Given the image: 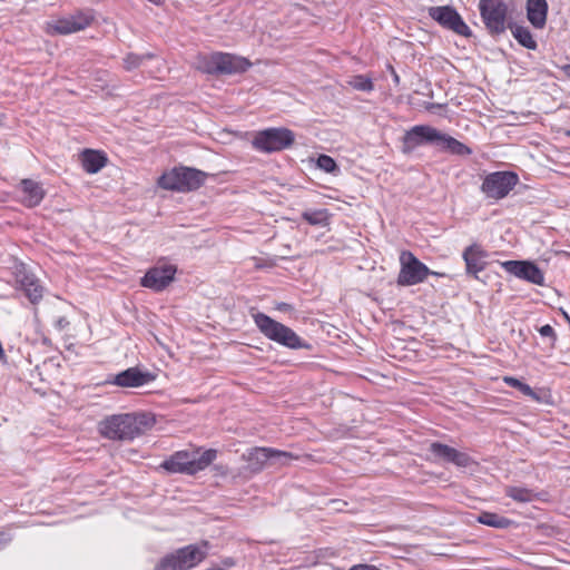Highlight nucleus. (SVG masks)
<instances>
[{
    "mask_svg": "<svg viewBox=\"0 0 570 570\" xmlns=\"http://www.w3.org/2000/svg\"><path fill=\"white\" fill-rule=\"evenodd\" d=\"M149 423L150 420L147 414H116L99 423V432L110 440H132L141 435Z\"/></svg>",
    "mask_w": 570,
    "mask_h": 570,
    "instance_id": "obj_1",
    "label": "nucleus"
},
{
    "mask_svg": "<svg viewBox=\"0 0 570 570\" xmlns=\"http://www.w3.org/2000/svg\"><path fill=\"white\" fill-rule=\"evenodd\" d=\"M217 456L216 450L209 449L203 453L198 451H177L165 460L160 468L169 473H181L193 475L205 470Z\"/></svg>",
    "mask_w": 570,
    "mask_h": 570,
    "instance_id": "obj_2",
    "label": "nucleus"
},
{
    "mask_svg": "<svg viewBox=\"0 0 570 570\" xmlns=\"http://www.w3.org/2000/svg\"><path fill=\"white\" fill-rule=\"evenodd\" d=\"M253 318L258 330L271 341L293 350L309 347L292 328L268 315L256 313Z\"/></svg>",
    "mask_w": 570,
    "mask_h": 570,
    "instance_id": "obj_3",
    "label": "nucleus"
},
{
    "mask_svg": "<svg viewBox=\"0 0 570 570\" xmlns=\"http://www.w3.org/2000/svg\"><path fill=\"white\" fill-rule=\"evenodd\" d=\"M206 176V173L195 168L175 167L159 177L158 185L167 190L186 193L199 188Z\"/></svg>",
    "mask_w": 570,
    "mask_h": 570,
    "instance_id": "obj_4",
    "label": "nucleus"
},
{
    "mask_svg": "<svg viewBox=\"0 0 570 570\" xmlns=\"http://www.w3.org/2000/svg\"><path fill=\"white\" fill-rule=\"evenodd\" d=\"M207 549V541H204L200 546H186L164 557L154 570H189L206 557Z\"/></svg>",
    "mask_w": 570,
    "mask_h": 570,
    "instance_id": "obj_5",
    "label": "nucleus"
},
{
    "mask_svg": "<svg viewBox=\"0 0 570 570\" xmlns=\"http://www.w3.org/2000/svg\"><path fill=\"white\" fill-rule=\"evenodd\" d=\"M294 141L295 135L291 129L273 127L257 131L252 145L258 151L272 154L291 147Z\"/></svg>",
    "mask_w": 570,
    "mask_h": 570,
    "instance_id": "obj_6",
    "label": "nucleus"
},
{
    "mask_svg": "<svg viewBox=\"0 0 570 570\" xmlns=\"http://www.w3.org/2000/svg\"><path fill=\"white\" fill-rule=\"evenodd\" d=\"M295 458L291 452L272 448H253L242 454V460L247 463L246 470L250 473H258L268 464H286Z\"/></svg>",
    "mask_w": 570,
    "mask_h": 570,
    "instance_id": "obj_7",
    "label": "nucleus"
},
{
    "mask_svg": "<svg viewBox=\"0 0 570 570\" xmlns=\"http://www.w3.org/2000/svg\"><path fill=\"white\" fill-rule=\"evenodd\" d=\"M400 273L397 284L412 286L423 283L429 275L443 276V274L430 271L429 267L419 261L412 252L403 250L400 254Z\"/></svg>",
    "mask_w": 570,
    "mask_h": 570,
    "instance_id": "obj_8",
    "label": "nucleus"
},
{
    "mask_svg": "<svg viewBox=\"0 0 570 570\" xmlns=\"http://www.w3.org/2000/svg\"><path fill=\"white\" fill-rule=\"evenodd\" d=\"M250 62L238 56L230 53L216 52L204 58V66L199 68L207 73H239L246 71Z\"/></svg>",
    "mask_w": 570,
    "mask_h": 570,
    "instance_id": "obj_9",
    "label": "nucleus"
},
{
    "mask_svg": "<svg viewBox=\"0 0 570 570\" xmlns=\"http://www.w3.org/2000/svg\"><path fill=\"white\" fill-rule=\"evenodd\" d=\"M479 10L491 35H500L505 31L508 6L503 0H480Z\"/></svg>",
    "mask_w": 570,
    "mask_h": 570,
    "instance_id": "obj_10",
    "label": "nucleus"
},
{
    "mask_svg": "<svg viewBox=\"0 0 570 570\" xmlns=\"http://www.w3.org/2000/svg\"><path fill=\"white\" fill-rule=\"evenodd\" d=\"M519 183V177L512 171H494L487 175L481 185V191L491 199H502Z\"/></svg>",
    "mask_w": 570,
    "mask_h": 570,
    "instance_id": "obj_11",
    "label": "nucleus"
},
{
    "mask_svg": "<svg viewBox=\"0 0 570 570\" xmlns=\"http://www.w3.org/2000/svg\"><path fill=\"white\" fill-rule=\"evenodd\" d=\"M94 20L92 14L87 11H79L58 19H53L47 23L48 32L51 35H70L81 31L89 27Z\"/></svg>",
    "mask_w": 570,
    "mask_h": 570,
    "instance_id": "obj_12",
    "label": "nucleus"
},
{
    "mask_svg": "<svg viewBox=\"0 0 570 570\" xmlns=\"http://www.w3.org/2000/svg\"><path fill=\"white\" fill-rule=\"evenodd\" d=\"M440 139V130L428 125H417L405 131L403 136L402 151L404 154L412 153L416 147L422 145H435Z\"/></svg>",
    "mask_w": 570,
    "mask_h": 570,
    "instance_id": "obj_13",
    "label": "nucleus"
},
{
    "mask_svg": "<svg viewBox=\"0 0 570 570\" xmlns=\"http://www.w3.org/2000/svg\"><path fill=\"white\" fill-rule=\"evenodd\" d=\"M429 16L442 27L460 36H470L471 31L458 11L450 6L431 7Z\"/></svg>",
    "mask_w": 570,
    "mask_h": 570,
    "instance_id": "obj_14",
    "label": "nucleus"
},
{
    "mask_svg": "<svg viewBox=\"0 0 570 570\" xmlns=\"http://www.w3.org/2000/svg\"><path fill=\"white\" fill-rule=\"evenodd\" d=\"M429 451L432 455L431 460L434 462L452 463L459 468H468L473 463L472 458L468 453L440 442H432Z\"/></svg>",
    "mask_w": 570,
    "mask_h": 570,
    "instance_id": "obj_15",
    "label": "nucleus"
},
{
    "mask_svg": "<svg viewBox=\"0 0 570 570\" xmlns=\"http://www.w3.org/2000/svg\"><path fill=\"white\" fill-rule=\"evenodd\" d=\"M502 267L518 278L528 281L535 285L544 284V275L542 271L532 262L507 261L502 263Z\"/></svg>",
    "mask_w": 570,
    "mask_h": 570,
    "instance_id": "obj_16",
    "label": "nucleus"
},
{
    "mask_svg": "<svg viewBox=\"0 0 570 570\" xmlns=\"http://www.w3.org/2000/svg\"><path fill=\"white\" fill-rule=\"evenodd\" d=\"M176 271V267L170 264L155 266L141 278V285L156 292H160L174 281Z\"/></svg>",
    "mask_w": 570,
    "mask_h": 570,
    "instance_id": "obj_17",
    "label": "nucleus"
},
{
    "mask_svg": "<svg viewBox=\"0 0 570 570\" xmlns=\"http://www.w3.org/2000/svg\"><path fill=\"white\" fill-rule=\"evenodd\" d=\"M462 256L469 275L478 277V273L482 272L487 266L485 259L488 254L479 244L468 246Z\"/></svg>",
    "mask_w": 570,
    "mask_h": 570,
    "instance_id": "obj_18",
    "label": "nucleus"
},
{
    "mask_svg": "<svg viewBox=\"0 0 570 570\" xmlns=\"http://www.w3.org/2000/svg\"><path fill=\"white\" fill-rule=\"evenodd\" d=\"M151 379L153 376L149 373L140 372L137 367H129L115 375L111 383L121 387H139Z\"/></svg>",
    "mask_w": 570,
    "mask_h": 570,
    "instance_id": "obj_19",
    "label": "nucleus"
},
{
    "mask_svg": "<svg viewBox=\"0 0 570 570\" xmlns=\"http://www.w3.org/2000/svg\"><path fill=\"white\" fill-rule=\"evenodd\" d=\"M18 282L21 289L32 304H37L42 299L43 286L33 274L20 272L18 274Z\"/></svg>",
    "mask_w": 570,
    "mask_h": 570,
    "instance_id": "obj_20",
    "label": "nucleus"
},
{
    "mask_svg": "<svg viewBox=\"0 0 570 570\" xmlns=\"http://www.w3.org/2000/svg\"><path fill=\"white\" fill-rule=\"evenodd\" d=\"M19 189L22 194L21 202L27 207L38 206L45 197L42 186L32 179H22Z\"/></svg>",
    "mask_w": 570,
    "mask_h": 570,
    "instance_id": "obj_21",
    "label": "nucleus"
},
{
    "mask_svg": "<svg viewBox=\"0 0 570 570\" xmlns=\"http://www.w3.org/2000/svg\"><path fill=\"white\" fill-rule=\"evenodd\" d=\"M528 19L535 28H542L547 20L548 4L546 0H528Z\"/></svg>",
    "mask_w": 570,
    "mask_h": 570,
    "instance_id": "obj_22",
    "label": "nucleus"
},
{
    "mask_svg": "<svg viewBox=\"0 0 570 570\" xmlns=\"http://www.w3.org/2000/svg\"><path fill=\"white\" fill-rule=\"evenodd\" d=\"M436 147L443 151L451 153L458 156H469L472 150L458 139L440 131V139H438Z\"/></svg>",
    "mask_w": 570,
    "mask_h": 570,
    "instance_id": "obj_23",
    "label": "nucleus"
},
{
    "mask_svg": "<svg viewBox=\"0 0 570 570\" xmlns=\"http://www.w3.org/2000/svg\"><path fill=\"white\" fill-rule=\"evenodd\" d=\"M507 497L520 503H529L542 499L543 493L535 492L532 489L519 485H508L504 489Z\"/></svg>",
    "mask_w": 570,
    "mask_h": 570,
    "instance_id": "obj_24",
    "label": "nucleus"
},
{
    "mask_svg": "<svg viewBox=\"0 0 570 570\" xmlns=\"http://www.w3.org/2000/svg\"><path fill=\"white\" fill-rule=\"evenodd\" d=\"M107 158L102 153L96 150H85L81 156V163L83 169L89 174L98 173L105 167Z\"/></svg>",
    "mask_w": 570,
    "mask_h": 570,
    "instance_id": "obj_25",
    "label": "nucleus"
},
{
    "mask_svg": "<svg viewBox=\"0 0 570 570\" xmlns=\"http://www.w3.org/2000/svg\"><path fill=\"white\" fill-rule=\"evenodd\" d=\"M476 520H478V522H480L484 525L497 528V529H507L512 524V521L510 519L502 517L498 513L487 512V511L481 512L478 515Z\"/></svg>",
    "mask_w": 570,
    "mask_h": 570,
    "instance_id": "obj_26",
    "label": "nucleus"
},
{
    "mask_svg": "<svg viewBox=\"0 0 570 570\" xmlns=\"http://www.w3.org/2000/svg\"><path fill=\"white\" fill-rule=\"evenodd\" d=\"M511 31H512L513 37L524 48H528V49L537 48V42L533 39V37L528 28L522 27V26H513V27H511Z\"/></svg>",
    "mask_w": 570,
    "mask_h": 570,
    "instance_id": "obj_27",
    "label": "nucleus"
},
{
    "mask_svg": "<svg viewBox=\"0 0 570 570\" xmlns=\"http://www.w3.org/2000/svg\"><path fill=\"white\" fill-rule=\"evenodd\" d=\"M304 220L314 226L327 225L328 214L325 209L306 210L302 214Z\"/></svg>",
    "mask_w": 570,
    "mask_h": 570,
    "instance_id": "obj_28",
    "label": "nucleus"
},
{
    "mask_svg": "<svg viewBox=\"0 0 570 570\" xmlns=\"http://www.w3.org/2000/svg\"><path fill=\"white\" fill-rule=\"evenodd\" d=\"M503 381L509 386L519 390L523 395H527V396H529L531 399H534V400L538 399L537 393L533 391V389L530 385L521 382L520 380H518V379H515L513 376H504Z\"/></svg>",
    "mask_w": 570,
    "mask_h": 570,
    "instance_id": "obj_29",
    "label": "nucleus"
},
{
    "mask_svg": "<svg viewBox=\"0 0 570 570\" xmlns=\"http://www.w3.org/2000/svg\"><path fill=\"white\" fill-rule=\"evenodd\" d=\"M151 58H153L151 53H147V55H142V56L129 53L124 59V67L126 70L130 71V70L136 69L139 66H141L144 60L151 59Z\"/></svg>",
    "mask_w": 570,
    "mask_h": 570,
    "instance_id": "obj_30",
    "label": "nucleus"
},
{
    "mask_svg": "<svg viewBox=\"0 0 570 570\" xmlns=\"http://www.w3.org/2000/svg\"><path fill=\"white\" fill-rule=\"evenodd\" d=\"M350 85L354 89L361 90V91H371L374 88L371 78L362 76V75L353 77V79L350 81Z\"/></svg>",
    "mask_w": 570,
    "mask_h": 570,
    "instance_id": "obj_31",
    "label": "nucleus"
},
{
    "mask_svg": "<svg viewBox=\"0 0 570 570\" xmlns=\"http://www.w3.org/2000/svg\"><path fill=\"white\" fill-rule=\"evenodd\" d=\"M316 165L320 169L324 170L325 173L333 174L335 171H338V167L335 160L327 155H320Z\"/></svg>",
    "mask_w": 570,
    "mask_h": 570,
    "instance_id": "obj_32",
    "label": "nucleus"
},
{
    "mask_svg": "<svg viewBox=\"0 0 570 570\" xmlns=\"http://www.w3.org/2000/svg\"><path fill=\"white\" fill-rule=\"evenodd\" d=\"M539 333L541 336H544V337H552L553 340H556V333H554V330L551 325L549 324H546L543 326H541L539 328Z\"/></svg>",
    "mask_w": 570,
    "mask_h": 570,
    "instance_id": "obj_33",
    "label": "nucleus"
},
{
    "mask_svg": "<svg viewBox=\"0 0 570 570\" xmlns=\"http://www.w3.org/2000/svg\"><path fill=\"white\" fill-rule=\"evenodd\" d=\"M389 69H390L391 75L393 77L394 83L397 86L400 83V77H399L397 72L395 71V69L392 66H389Z\"/></svg>",
    "mask_w": 570,
    "mask_h": 570,
    "instance_id": "obj_34",
    "label": "nucleus"
},
{
    "mask_svg": "<svg viewBox=\"0 0 570 570\" xmlns=\"http://www.w3.org/2000/svg\"><path fill=\"white\" fill-rule=\"evenodd\" d=\"M276 308L278 311H284L285 312V311H291L292 306L289 304H287V303H279V304H277Z\"/></svg>",
    "mask_w": 570,
    "mask_h": 570,
    "instance_id": "obj_35",
    "label": "nucleus"
},
{
    "mask_svg": "<svg viewBox=\"0 0 570 570\" xmlns=\"http://www.w3.org/2000/svg\"><path fill=\"white\" fill-rule=\"evenodd\" d=\"M10 539L4 534L0 532V546L6 544Z\"/></svg>",
    "mask_w": 570,
    "mask_h": 570,
    "instance_id": "obj_36",
    "label": "nucleus"
},
{
    "mask_svg": "<svg viewBox=\"0 0 570 570\" xmlns=\"http://www.w3.org/2000/svg\"><path fill=\"white\" fill-rule=\"evenodd\" d=\"M224 564L227 567H232L234 564V561L232 559H227L224 561Z\"/></svg>",
    "mask_w": 570,
    "mask_h": 570,
    "instance_id": "obj_37",
    "label": "nucleus"
},
{
    "mask_svg": "<svg viewBox=\"0 0 570 570\" xmlns=\"http://www.w3.org/2000/svg\"><path fill=\"white\" fill-rule=\"evenodd\" d=\"M567 76L570 78V65L564 68Z\"/></svg>",
    "mask_w": 570,
    "mask_h": 570,
    "instance_id": "obj_38",
    "label": "nucleus"
},
{
    "mask_svg": "<svg viewBox=\"0 0 570 570\" xmlns=\"http://www.w3.org/2000/svg\"><path fill=\"white\" fill-rule=\"evenodd\" d=\"M568 136H570V130L567 132Z\"/></svg>",
    "mask_w": 570,
    "mask_h": 570,
    "instance_id": "obj_39",
    "label": "nucleus"
}]
</instances>
